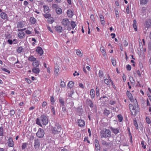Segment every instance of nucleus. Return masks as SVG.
Segmentation results:
<instances>
[{"mask_svg":"<svg viewBox=\"0 0 151 151\" xmlns=\"http://www.w3.org/2000/svg\"><path fill=\"white\" fill-rule=\"evenodd\" d=\"M22 50L23 48L21 47H20L18 48L17 50V52L18 53H20L22 52Z\"/></svg>","mask_w":151,"mask_h":151,"instance_id":"obj_41","label":"nucleus"},{"mask_svg":"<svg viewBox=\"0 0 151 151\" xmlns=\"http://www.w3.org/2000/svg\"><path fill=\"white\" fill-rule=\"evenodd\" d=\"M134 124L136 127V129H137L138 128V124L136 120H134Z\"/></svg>","mask_w":151,"mask_h":151,"instance_id":"obj_43","label":"nucleus"},{"mask_svg":"<svg viewBox=\"0 0 151 151\" xmlns=\"http://www.w3.org/2000/svg\"><path fill=\"white\" fill-rule=\"evenodd\" d=\"M100 50H101V52L103 53V56H105L106 55L105 50L103 47H102L101 48Z\"/></svg>","mask_w":151,"mask_h":151,"instance_id":"obj_30","label":"nucleus"},{"mask_svg":"<svg viewBox=\"0 0 151 151\" xmlns=\"http://www.w3.org/2000/svg\"><path fill=\"white\" fill-rule=\"evenodd\" d=\"M81 51L78 50H77L76 51V53H77V55H78L79 56H82V55H81Z\"/></svg>","mask_w":151,"mask_h":151,"instance_id":"obj_45","label":"nucleus"},{"mask_svg":"<svg viewBox=\"0 0 151 151\" xmlns=\"http://www.w3.org/2000/svg\"><path fill=\"white\" fill-rule=\"evenodd\" d=\"M62 106V111H65L66 110V108L65 107L64 105L63 106Z\"/></svg>","mask_w":151,"mask_h":151,"instance_id":"obj_60","label":"nucleus"},{"mask_svg":"<svg viewBox=\"0 0 151 151\" xmlns=\"http://www.w3.org/2000/svg\"><path fill=\"white\" fill-rule=\"evenodd\" d=\"M130 110H135V108L134 106L132 104H129V105Z\"/></svg>","mask_w":151,"mask_h":151,"instance_id":"obj_35","label":"nucleus"},{"mask_svg":"<svg viewBox=\"0 0 151 151\" xmlns=\"http://www.w3.org/2000/svg\"><path fill=\"white\" fill-rule=\"evenodd\" d=\"M78 123L79 126L81 127H83L85 124V122L84 121L81 119H79L78 121Z\"/></svg>","mask_w":151,"mask_h":151,"instance_id":"obj_13","label":"nucleus"},{"mask_svg":"<svg viewBox=\"0 0 151 151\" xmlns=\"http://www.w3.org/2000/svg\"><path fill=\"white\" fill-rule=\"evenodd\" d=\"M116 103V102L114 101H110V104L111 105H113L114 104Z\"/></svg>","mask_w":151,"mask_h":151,"instance_id":"obj_63","label":"nucleus"},{"mask_svg":"<svg viewBox=\"0 0 151 151\" xmlns=\"http://www.w3.org/2000/svg\"><path fill=\"white\" fill-rule=\"evenodd\" d=\"M104 81L105 84H106L108 85H110V81L109 80V79H107L106 78L104 80Z\"/></svg>","mask_w":151,"mask_h":151,"instance_id":"obj_34","label":"nucleus"},{"mask_svg":"<svg viewBox=\"0 0 151 151\" xmlns=\"http://www.w3.org/2000/svg\"><path fill=\"white\" fill-rule=\"evenodd\" d=\"M62 24L63 26H66L70 24V22L67 18H65L63 19Z\"/></svg>","mask_w":151,"mask_h":151,"instance_id":"obj_8","label":"nucleus"},{"mask_svg":"<svg viewBox=\"0 0 151 151\" xmlns=\"http://www.w3.org/2000/svg\"><path fill=\"white\" fill-rule=\"evenodd\" d=\"M110 113V111L106 109L104 111V114L106 116H108Z\"/></svg>","mask_w":151,"mask_h":151,"instance_id":"obj_32","label":"nucleus"},{"mask_svg":"<svg viewBox=\"0 0 151 151\" xmlns=\"http://www.w3.org/2000/svg\"><path fill=\"white\" fill-rule=\"evenodd\" d=\"M44 17L46 18H49L51 17V14H43Z\"/></svg>","mask_w":151,"mask_h":151,"instance_id":"obj_44","label":"nucleus"},{"mask_svg":"<svg viewBox=\"0 0 151 151\" xmlns=\"http://www.w3.org/2000/svg\"><path fill=\"white\" fill-rule=\"evenodd\" d=\"M56 30L58 32H61L62 30V28L60 26H57L56 27Z\"/></svg>","mask_w":151,"mask_h":151,"instance_id":"obj_21","label":"nucleus"},{"mask_svg":"<svg viewBox=\"0 0 151 151\" xmlns=\"http://www.w3.org/2000/svg\"><path fill=\"white\" fill-rule=\"evenodd\" d=\"M70 24L73 29H74L76 26L75 23L73 21H72L71 22Z\"/></svg>","mask_w":151,"mask_h":151,"instance_id":"obj_33","label":"nucleus"},{"mask_svg":"<svg viewBox=\"0 0 151 151\" xmlns=\"http://www.w3.org/2000/svg\"><path fill=\"white\" fill-rule=\"evenodd\" d=\"M95 144L96 147V148H99L100 147V146L99 144V141L97 139H95Z\"/></svg>","mask_w":151,"mask_h":151,"instance_id":"obj_20","label":"nucleus"},{"mask_svg":"<svg viewBox=\"0 0 151 151\" xmlns=\"http://www.w3.org/2000/svg\"><path fill=\"white\" fill-rule=\"evenodd\" d=\"M50 101H51V102L52 103V104H53L55 102V100L54 98L52 96L51 97Z\"/></svg>","mask_w":151,"mask_h":151,"instance_id":"obj_46","label":"nucleus"},{"mask_svg":"<svg viewBox=\"0 0 151 151\" xmlns=\"http://www.w3.org/2000/svg\"><path fill=\"white\" fill-rule=\"evenodd\" d=\"M110 129L115 134H116L119 132V130L117 128H114L112 127H111Z\"/></svg>","mask_w":151,"mask_h":151,"instance_id":"obj_17","label":"nucleus"},{"mask_svg":"<svg viewBox=\"0 0 151 151\" xmlns=\"http://www.w3.org/2000/svg\"><path fill=\"white\" fill-rule=\"evenodd\" d=\"M100 135L101 138L110 137L111 136V131L109 129H104L100 132Z\"/></svg>","mask_w":151,"mask_h":151,"instance_id":"obj_1","label":"nucleus"},{"mask_svg":"<svg viewBox=\"0 0 151 151\" xmlns=\"http://www.w3.org/2000/svg\"><path fill=\"white\" fill-rule=\"evenodd\" d=\"M126 94L131 102H135V100H134L133 99L132 95L129 91H127Z\"/></svg>","mask_w":151,"mask_h":151,"instance_id":"obj_9","label":"nucleus"},{"mask_svg":"<svg viewBox=\"0 0 151 151\" xmlns=\"http://www.w3.org/2000/svg\"><path fill=\"white\" fill-rule=\"evenodd\" d=\"M96 96H98L99 95V90L98 87H96Z\"/></svg>","mask_w":151,"mask_h":151,"instance_id":"obj_36","label":"nucleus"},{"mask_svg":"<svg viewBox=\"0 0 151 151\" xmlns=\"http://www.w3.org/2000/svg\"><path fill=\"white\" fill-rule=\"evenodd\" d=\"M27 147V144L26 143H24L23 144L22 147L23 149H24Z\"/></svg>","mask_w":151,"mask_h":151,"instance_id":"obj_52","label":"nucleus"},{"mask_svg":"<svg viewBox=\"0 0 151 151\" xmlns=\"http://www.w3.org/2000/svg\"><path fill=\"white\" fill-rule=\"evenodd\" d=\"M45 133L44 130L41 128H39L36 134V136L40 138H42L44 135Z\"/></svg>","mask_w":151,"mask_h":151,"instance_id":"obj_4","label":"nucleus"},{"mask_svg":"<svg viewBox=\"0 0 151 151\" xmlns=\"http://www.w3.org/2000/svg\"><path fill=\"white\" fill-rule=\"evenodd\" d=\"M59 66L58 65H56L55 66V72L57 74L59 72Z\"/></svg>","mask_w":151,"mask_h":151,"instance_id":"obj_27","label":"nucleus"},{"mask_svg":"<svg viewBox=\"0 0 151 151\" xmlns=\"http://www.w3.org/2000/svg\"><path fill=\"white\" fill-rule=\"evenodd\" d=\"M39 93V91H35V92L33 94V96L34 97H37V96L36 95V94H37V93Z\"/></svg>","mask_w":151,"mask_h":151,"instance_id":"obj_62","label":"nucleus"},{"mask_svg":"<svg viewBox=\"0 0 151 151\" xmlns=\"http://www.w3.org/2000/svg\"><path fill=\"white\" fill-rule=\"evenodd\" d=\"M90 95L91 96V98L93 99L95 97V91L93 89H91V90L90 92Z\"/></svg>","mask_w":151,"mask_h":151,"instance_id":"obj_19","label":"nucleus"},{"mask_svg":"<svg viewBox=\"0 0 151 151\" xmlns=\"http://www.w3.org/2000/svg\"><path fill=\"white\" fill-rule=\"evenodd\" d=\"M41 119L42 122V124L44 125H46L48 123V120L47 116L43 115L41 117Z\"/></svg>","mask_w":151,"mask_h":151,"instance_id":"obj_5","label":"nucleus"},{"mask_svg":"<svg viewBox=\"0 0 151 151\" xmlns=\"http://www.w3.org/2000/svg\"><path fill=\"white\" fill-rule=\"evenodd\" d=\"M3 135V128L2 127H0V136Z\"/></svg>","mask_w":151,"mask_h":151,"instance_id":"obj_48","label":"nucleus"},{"mask_svg":"<svg viewBox=\"0 0 151 151\" xmlns=\"http://www.w3.org/2000/svg\"><path fill=\"white\" fill-rule=\"evenodd\" d=\"M32 71L35 73L38 74L40 72V70L38 68L33 67L32 69Z\"/></svg>","mask_w":151,"mask_h":151,"instance_id":"obj_16","label":"nucleus"},{"mask_svg":"<svg viewBox=\"0 0 151 151\" xmlns=\"http://www.w3.org/2000/svg\"><path fill=\"white\" fill-rule=\"evenodd\" d=\"M22 24L21 22L17 24V27L18 28H21L22 27Z\"/></svg>","mask_w":151,"mask_h":151,"instance_id":"obj_50","label":"nucleus"},{"mask_svg":"<svg viewBox=\"0 0 151 151\" xmlns=\"http://www.w3.org/2000/svg\"><path fill=\"white\" fill-rule=\"evenodd\" d=\"M10 113L11 116H13L15 114V111L13 110H12L10 111Z\"/></svg>","mask_w":151,"mask_h":151,"instance_id":"obj_55","label":"nucleus"},{"mask_svg":"<svg viewBox=\"0 0 151 151\" xmlns=\"http://www.w3.org/2000/svg\"><path fill=\"white\" fill-rule=\"evenodd\" d=\"M147 95L149 97V99L151 102V96L150 94L149 93H148V92L147 93Z\"/></svg>","mask_w":151,"mask_h":151,"instance_id":"obj_64","label":"nucleus"},{"mask_svg":"<svg viewBox=\"0 0 151 151\" xmlns=\"http://www.w3.org/2000/svg\"><path fill=\"white\" fill-rule=\"evenodd\" d=\"M36 51L40 55H41L43 53V50L42 48L40 47H38L36 50Z\"/></svg>","mask_w":151,"mask_h":151,"instance_id":"obj_11","label":"nucleus"},{"mask_svg":"<svg viewBox=\"0 0 151 151\" xmlns=\"http://www.w3.org/2000/svg\"><path fill=\"white\" fill-rule=\"evenodd\" d=\"M1 17L3 19L7 20L8 19V17L7 14L5 12H1L0 14Z\"/></svg>","mask_w":151,"mask_h":151,"instance_id":"obj_10","label":"nucleus"},{"mask_svg":"<svg viewBox=\"0 0 151 151\" xmlns=\"http://www.w3.org/2000/svg\"><path fill=\"white\" fill-rule=\"evenodd\" d=\"M117 117L119 122H121L122 121L123 118L121 115L119 114L117 115Z\"/></svg>","mask_w":151,"mask_h":151,"instance_id":"obj_38","label":"nucleus"},{"mask_svg":"<svg viewBox=\"0 0 151 151\" xmlns=\"http://www.w3.org/2000/svg\"><path fill=\"white\" fill-rule=\"evenodd\" d=\"M59 102L61 106H63L64 105V101L63 99L61 97L59 98Z\"/></svg>","mask_w":151,"mask_h":151,"instance_id":"obj_24","label":"nucleus"},{"mask_svg":"<svg viewBox=\"0 0 151 151\" xmlns=\"http://www.w3.org/2000/svg\"><path fill=\"white\" fill-rule=\"evenodd\" d=\"M86 101L88 102V104L92 108L93 107V104L92 101L91 100L89 99H87Z\"/></svg>","mask_w":151,"mask_h":151,"instance_id":"obj_18","label":"nucleus"},{"mask_svg":"<svg viewBox=\"0 0 151 151\" xmlns=\"http://www.w3.org/2000/svg\"><path fill=\"white\" fill-rule=\"evenodd\" d=\"M1 69H2V70H3L5 72H7L8 73H10V71L9 70H7L6 68H2Z\"/></svg>","mask_w":151,"mask_h":151,"instance_id":"obj_54","label":"nucleus"},{"mask_svg":"<svg viewBox=\"0 0 151 151\" xmlns=\"http://www.w3.org/2000/svg\"><path fill=\"white\" fill-rule=\"evenodd\" d=\"M34 147L35 148H37L38 147L40 146V142L39 141V139H35L34 140Z\"/></svg>","mask_w":151,"mask_h":151,"instance_id":"obj_7","label":"nucleus"},{"mask_svg":"<svg viewBox=\"0 0 151 151\" xmlns=\"http://www.w3.org/2000/svg\"><path fill=\"white\" fill-rule=\"evenodd\" d=\"M126 68L127 70H130L131 69V66L129 65H128L127 66Z\"/></svg>","mask_w":151,"mask_h":151,"instance_id":"obj_57","label":"nucleus"},{"mask_svg":"<svg viewBox=\"0 0 151 151\" xmlns=\"http://www.w3.org/2000/svg\"><path fill=\"white\" fill-rule=\"evenodd\" d=\"M129 79L131 82V84H134V81L133 79V78L132 77L130 76L129 78Z\"/></svg>","mask_w":151,"mask_h":151,"instance_id":"obj_39","label":"nucleus"},{"mask_svg":"<svg viewBox=\"0 0 151 151\" xmlns=\"http://www.w3.org/2000/svg\"><path fill=\"white\" fill-rule=\"evenodd\" d=\"M126 11L127 14H129V5L127 6Z\"/></svg>","mask_w":151,"mask_h":151,"instance_id":"obj_61","label":"nucleus"},{"mask_svg":"<svg viewBox=\"0 0 151 151\" xmlns=\"http://www.w3.org/2000/svg\"><path fill=\"white\" fill-rule=\"evenodd\" d=\"M67 13L68 16L69 17H72L73 15V12L71 10H68Z\"/></svg>","mask_w":151,"mask_h":151,"instance_id":"obj_15","label":"nucleus"},{"mask_svg":"<svg viewBox=\"0 0 151 151\" xmlns=\"http://www.w3.org/2000/svg\"><path fill=\"white\" fill-rule=\"evenodd\" d=\"M145 26L147 28L151 27V19H148L146 21Z\"/></svg>","mask_w":151,"mask_h":151,"instance_id":"obj_6","label":"nucleus"},{"mask_svg":"<svg viewBox=\"0 0 151 151\" xmlns=\"http://www.w3.org/2000/svg\"><path fill=\"white\" fill-rule=\"evenodd\" d=\"M123 43H124V46L126 47L128 45V42L126 40H125L124 41Z\"/></svg>","mask_w":151,"mask_h":151,"instance_id":"obj_58","label":"nucleus"},{"mask_svg":"<svg viewBox=\"0 0 151 151\" xmlns=\"http://www.w3.org/2000/svg\"><path fill=\"white\" fill-rule=\"evenodd\" d=\"M60 86L62 87H63L65 85V84L64 82L61 81V82L60 83Z\"/></svg>","mask_w":151,"mask_h":151,"instance_id":"obj_51","label":"nucleus"},{"mask_svg":"<svg viewBox=\"0 0 151 151\" xmlns=\"http://www.w3.org/2000/svg\"><path fill=\"white\" fill-rule=\"evenodd\" d=\"M8 145L9 147H12L14 145V143L12 138H9L8 142Z\"/></svg>","mask_w":151,"mask_h":151,"instance_id":"obj_12","label":"nucleus"},{"mask_svg":"<svg viewBox=\"0 0 151 151\" xmlns=\"http://www.w3.org/2000/svg\"><path fill=\"white\" fill-rule=\"evenodd\" d=\"M47 105V103L45 101H44L42 103V107L44 108Z\"/></svg>","mask_w":151,"mask_h":151,"instance_id":"obj_49","label":"nucleus"},{"mask_svg":"<svg viewBox=\"0 0 151 151\" xmlns=\"http://www.w3.org/2000/svg\"><path fill=\"white\" fill-rule=\"evenodd\" d=\"M44 8V11L45 13L47 14L50 12V9L48 6L46 5H44L43 6Z\"/></svg>","mask_w":151,"mask_h":151,"instance_id":"obj_14","label":"nucleus"},{"mask_svg":"<svg viewBox=\"0 0 151 151\" xmlns=\"http://www.w3.org/2000/svg\"><path fill=\"white\" fill-rule=\"evenodd\" d=\"M30 20L31 22V23L32 24H34L35 23L36 19L34 18L33 17H31Z\"/></svg>","mask_w":151,"mask_h":151,"instance_id":"obj_40","label":"nucleus"},{"mask_svg":"<svg viewBox=\"0 0 151 151\" xmlns=\"http://www.w3.org/2000/svg\"><path fill=\"white\" fill-rule=\"evenodd\" d=\"M146 120L148 124H150L151 123V120L150 118L148 117H146Z\"/></svg>","mask_w":151,"mask_h":151,"instance_id":"obj_42","label":"nucleus"},{"mask_svg":"<svg viewBox=\"0 0 151 151\" xmlns=\"http://www.w3.org/2000/svg\"><path fill=\"white\" fill-rule=\"evenodd\" d=\"M56 12L58 14H60L62 12V10L59 8H57Z\"/></svg>","mask_w":151,"mask_h":151,"instance_id":"obj_26","label":"nucleus"},{"mask_svg":"<svg viewBox=\"0 0 151 151\" xmlns=\"http://www.w3.org/2000/svg\"><path fill=\"white\" fill-rule=\"evenodd\" d=\"M149 0H142V4H146L148 2Z\"/></svg>","mask_w":151,"mask_h":151,"instance_id":"obj_59","label":"nucleus"},{"mask_svg":"<svg viewBox=\"0 0 151 151\" xmlns=\"http://www.w3.org/2000/svg\"><path fill=\"white\" fill-rule=\"evenodd\" d=\"M111 62L112 65L113 66H115L116 64V60L114 59H111Z\"/></svg>","mask_w":151,"mask_h":151,"instance_id":"obj_47","label":"nucleus"},{"mask_svg":"<svg viewBox=\"0 0 151 151\" xmlns=\"http://www.w3.org/2000/svg\"><path fill=\"white\" fill-rule=\"evenodd\" d=\"M73 82L72 81L69 82L68 83V86L70 88H72L73 86Z\"/></svg>","mask_w":151,"mask_h":151,"instance_id":"obj_28","label":"nucleus"},{"mask_svg":"<svg viewBox=\"0 0 151 151\" xmlns=\"http://www.w3.org/2000/svg\"><path fill=\"white\" fill-rule=\"evenodd\" d=\"M24 35L25 34L24 32H19L18 34V36L20 38H22L24 36Z\"/></svg>","mask_w":151,"mask_h":151,"instance_id":"obj_22","label":"nucleus"},{"mask_svg":"<svg viewBox=\"0 0 151 151\" xmlns=\"http://www.w3.org/2000/svg\"><path fill=\"white\" fill-rule=\"evenodd\" d=\"M135 102L134 103V106L135 108V110H130L131 112V114L133 117H134L136 115L137 112L139 110V108L138 107V104L137 101L135 100Z\"/></svg>","mask_w":151,"mask_h":151,"instance_id":"obj_3","label":"nucleus"},{"mask_svg":"<svg viewBox=\"0 0 151 151\" xmlns=\"http://www.w3.org/2000/svg\"><path fill=\"white\" fill-rule=\"evenodd\" d=\"M28 60L30 61H34L36 60V58H34L33 56H31L29 57Z\"/></svg>","mask_w":151,"mask_h":151,"instance_id":"obj_31","label":"nucleus"},{"mask_svg":"<svg viewBox=\"0 0 151 151\" xmlns=\"http://www.w3.org/2000/svg\"><path fill=\"white\" fill-rule=\"evenodd\" d=\"M40 63L38 61H36L35 62H33L32 63V65L34 67L37 68L39 65Z\"/></svg>","mask_w":151,"mask_h":151,"instance_id":"obj_23","label":"nucleus"},{"mask_svg":"<svg viewBox=\"0 0 151 151\" xmlns=\"http://www.w3.org/2000/svg\"><path fill=\"white\" fill-rule=\"evenodd\" d=\"M99 77L101 78L104 76V74L103 72L101 70H100L99 72Z\"/></svg>","mask_w":151,"mask_h":151,"instance_id":"obj_37","label":"nucleus"},{"mask_svg":"<svg viewBox=\"0 0 151 151\" xmlns=\"http://www.w3.org/2000/svg\"><path fill=\"white\" fill-rule=\"evenodd\" d=\"M62 130L61 126L59 123H56L54 127H53L52 129V133L54 134H58L60 133Z\"/></svg>","mask_w":151,"mask_h":151,"instance_id":"obj_2","label":"nucleus"},{"mask_svg":"<svg viewBox=\"0 0 151 151\" xmlns=\"http://www.w3.org/2000/svg\"><path fill=\"white\" fill-rule=\"evenodd\" d=\"M36 124L40 126H41V124L40 123V120L39 119L37 118L36 120Z\"/></svg>","mask_w":151,"mask_h":151,"instance_id":"obj_53","label":"nucleus"},{"mask_svg":"<svg viewBox=\"0 0 151 151\" xmlns=\"http://www.w3.org/2000/svg\"><path fill=\"white\" fill-rule=\"evenodd\" d=\"M137 22L136 20H134L133 21V26L135 31H137V27L136 26Z\"/></svg>","mask_w":151,"mask_h":151,"instance_id":"obj_25","label":"nucleus"},{"mask_svg":"<svg viewBox=\"0 0 151 151\" xmlns=\"http://www.w3.org/2000/svg\"><path fill=\"white\" fill-rule=\"evenodd\" d=\"M99 17L101 21V20H104V17L102 15L100 14L99 15Z\"/></svg>","mask_w":151,"mask_h":151,"instance_id":"obj_56","label":"nucleus"},{"mask_svg":"<svg viewBox=\"0 0 151 151\" xmlns=\"http://www.w3.org/2000/svg\"><path fill=\"white\" fill-rule=\"evenodd\" d=\"M102 144L103 145H105L106 146H108L110 144V143L107 142L106 141L104 140H102L101 142Z\"/></svg>","mask_w":151,"mask_h":151,"instance_id":"obj_29","label":"nucleus"}]
</instances>
